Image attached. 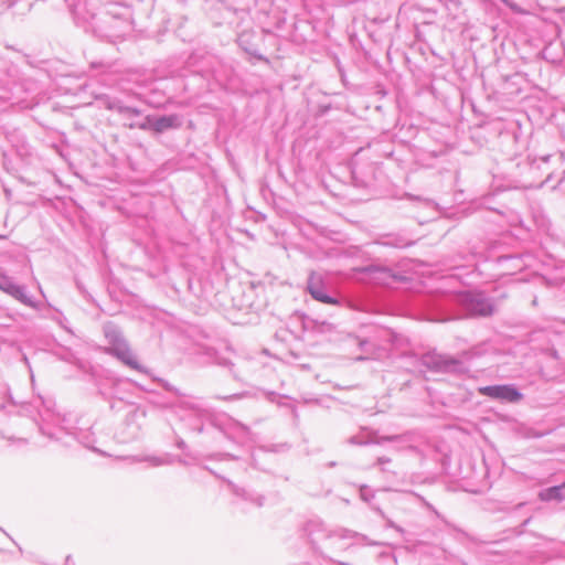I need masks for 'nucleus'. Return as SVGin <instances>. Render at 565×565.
I'll return each instance as SVG.
<instances>
[{
  "label": "nucleus",
  "instance_id": "1",
  "mask_svg": "<svg viewBox=\"0 0 565 565\" xmlns=\"http://www.w3.org/2000/svg\"><path fill=\"white\" fill-rule=\"evenodd\" d=\"M483 396L508 403H516L522 399V394L512 385H491L479 388Z\"/></svg>",
  "mask_w": 565,
  "mask_h": 565
},
{
  "label": "nucleus",
  "instance_id": "2",
  "mask_svg": "<svg viewBox=\"0 0 565 565\" xmlns=\"http://www.w3.org/2000/svg\"><path fill=\"white\" fill-rule=\"evenodd\" d=\"M148 122L150 128L156 132H162L167 129L178 127L180 124L179 118L175 115L163 116L153 120L149 119Z\"/></svg>",
  "mask_w": 565,
  "mask_h": 565
},
{
  "label": "nucleus",
  "instance_id": "3",
  "mask_svg": "<svg viewBox=\"0 0 565 565\" xmlns=\"http://www.w3.org/2000/svg\"><path fill=\"white\" fill-rule=\"evenodd\" d=\"M308 290L310 295L318 301L328 303V305H337L338 301L329 296L326 295L323 291L322 286H320L318 280H315L313 278L310 279L308 284Z\"/></svg>",
  "mask_w": 565,
  "mask_h": 565
},
{
  "label": "nucleus",
  "instance_id": "4",
  "mask_svg": "<svg viewBox=\"0 0 565 565\" xmlns=\"http://www.w3.org/2000/svg\"><path fill=\"white\" fill-rule=\"evenodd\" d=\"M0 289L19 300L24 298L23 289L2 275H0Z\"/></svg>",
  "mask_w": 565,
  "mask_h": 565
},
{
  "label": "nucleus",
  "instance_id": "5",
  "mask_svg": "<svg viewBox=\"0 0 565 565\" xmlns=\"http://www.w3.org/2000/svg\"><path fill=\"white\" fill-rule=\"evenodd\" d=\"M540 495L543 500L564 499L565 498V483L557 486V487L550 488V489L545 490L544 492H542Z\"/></svg>",
  "mask_w": 565,
  "mask_h": 565
},
{
  "label": "nucleus",
  "instance_id": "6",
  "mask_svg": "<svg viewBox=\"0 0 565 565\" xmlns=\"http://www.w3.org/2000/svg\"><path fill=\"white\" fill-rule=\"evenodd\" d=\"M118 356L129 366L134 369H139L137 360L130 353L119 352Z\"/></svg>",
  "mask_w": 565,
  "mask_h": 565
},
{
  "label": "nucleus",
  "instance_id": "7",
  "mask_svg": "<svg viewBox=\"0 0 565 565\" xmlns=\"http://www.w3.org/2000/svg\"><path fill=\"white\" fill-rule=\"evenodd\" d=\"M490 311H491V310L489 309V310H484V311H482L481 313H482V315H488V313H490Z\"/></svg>",
  "mask_w": 565,
  "mask_h": 565
}]
</instances>
